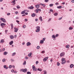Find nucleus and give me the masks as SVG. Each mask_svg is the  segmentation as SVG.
Here are the masks:
<instances>
[{
	"instance_id": "nucleus-17",
	"label": "nucleus",
	"mask_w": 74,
	"mask_h": 74,
	"mask_svg": "<svg viewBox=\"0 0 74 74\" xmlns=\"http://www.w3.org/2000/svg\"><path fill=\"white\" fill-rule=\"evenodd\" d=\"M39 19H40V21H41V22H42V17L40 16L39 17Z\"/></svg>"
},
{
	"instance_id": "nucleus-36",
	"label": "nucleus",
	"mask_w": 74,
	"mask_h": 74,
	"mask_svg": "<svg viewBox=\"0 0 74 74\" xmlns=\"http://www.w3.org/2000/svg\"><path fill=\"white\" fill-rule=\"evenodd\" d=\"M53 5V4H51L49 5L50 7H52Z\"/></svg>"
},
{
	"instance_id": "nucleus-15",
	"label": "nucleus",
	"mask_w": 74,
	"mask_h": 74,
	"mask_svg": "<svg viewBox=\"0 0 74 74\" xmlns=\"http://www.w3.org/2000/svg\"><path fill=\"white\" fill-rule=\"evenodd\" d=\"M52 38H56V36H55V35H53L51 36Z\"/></svg>"
},
{
	"instance_id": "nucleus-34",
	"label": "nucleus",
	"mask_w": 74,
	"mask_h": 74,
	"mask_svg": "<svg viewBox=\"0 0 74 74\" xmlns=\"http://www.w3.org/2000/svg\"><path fill=\"white\" fill-rule=\"evenodd\" d=\"M23 69H20V71L21 72H22H22H23Z\"/></svg>"
},
{
	"instance_id": "nucleus-1",
	"label": "nucleus",
	"mask_w": 74,
	"mask_h": 74,
	"mask_svg": "<svg viewBox=\"0 0 74 74\" xmlns=\"http://www.w3.org/2000/svg\"><path fill=\"white\" fill-rule=\"evenodd\" d=\"M36 30L35 32H39L40 31V27L39 26H37L36 27Z\"/></svg>"
},
{
	"instance_id": "nucleus-35",
	"label": "nucleus",
	"mask_w": 74,
	"mask_h": 74,
	"mask_svg": "<svg viewBox=\"0 0 74 74\" xmlns=\"http://www.w3.org/2000/svg\"><path fill=\"white\" fill-rule=\"evenodd\" d=\"M27 74H31V72L29 71L27 72Z\"/></svg>"
},
{
	"instance_id": "nucleus-10",
	"label": "nucleus",
	"mask_w": 74,
	"mask_h": 74,
	"mask_svg": "<svg viewBox=\"0 0 74 74\" xmlns=\"http://www.w3.org/2000/svg\"><path fill=\"white\" fill-rule=\"evenodd\" d=\"M14 43V41H12L11 42H9V44L10 45H12L13 44V43Z\"/></svg>"
},
{
	"instance_id": "nucleus-32",
	"label": "nucleus",
	"mask_w": 74,
	"mask_h": 74,
	"mask_svg": "<svg viewBox=\"0 0 74 74\" xmlns=\"http://www.w3.org/2000/svg\"><path fill=\"white\" fill-rule=\"evenodd\" d=\"M54 15L55 16H57V15H58V14L57 13H56L54 14Z\"/></svg>"
},
{
	"instance_id": "nucleus-22",
	"label": "nucleus",
	"mask_w": 74,
	"mask_h": 74,
	"mask_svg": "<svg viewBox=\"0 0 74 74\" xmlns=\"http://www.w3.org/2000/svg\"><path fill=\"white\" fill-rule=\"evenodd\" d=\"M32 55V53H31L28 54V56L29 57H30Z\"/></svg>"
},
{
	"instance_id": "nucleus-49",
	"label": "nucleus",
	"mask_w": 74,
	"mask_h": 74,
	"mask_svg": "<svg viewBox=\"0 0 74 74\" xmlns=\"http://www.w3.org/2000/svg\"><path fill=\"white\" fill-rule=\"evenodd\" d=\"M13 3H12V5H15V4H16V3H15V2H14Z\"/></svg>"
},
{
	"instance_id": "nucleus-8",
	"label": "nucleus",
	"mask_w": 74,
	"mask_h": 74,
	"mask_svg": "<svg viewBox=\"0 0 74 74\" xmlns=\"http://www.w3.org/2000/svg\"><path fill=\"white\" fill-rule=\"evenodd\" d=\"M30 45H31V43H30V42H28L27 43V47H28V46Z\"/></svg>"
},
{
	"instance_id": "nucleus-50",
	"label": "nucleus",
	"mask_w": 74,
	"mask_h": 74,
	"mask_svg": "<svg viewBox=\"0 0 74 74\" xmlns=\"http://www.w3.org/2000/svg\"><path fill=\"white\" fill-rule=\"evenodd\" d=\"M15 14H18V11H16V12H15Z\"/></svg>"
},
{
	"instance_id": "nucleus-37",
	"label": "nucleus",
	"mask_w": 74,
	"mask_h": 74,
	"mask_svg": "<svg viewBox=\"0 0 74 74\" xmlns=\"http://www.w3.org/2000/svg\"><path fill=\"white\" fill-rule=\"evenodd\" d=\"M65 58H62V61H64V60H65Z\"/></svg>"
},
{
	"instance_id": "nucleus-51",
	"label": "nucleus",
	"mask_w": 74,
	"mask_h": 74,
	"mask_svg": "<svg viewBox=\"0 0 74 74\" xmlns=\"http://www.w3.org/2000/svg\"><path fill=\"white\" fill-rule=\"evenodd\" d=\"M36 64H38V61H36Z\"/></svg>"
},
{
	"instance_id": "nucleus-28",
	"label": "nucleus",
	"mask_w": 74,
	"mask_h": 74,
	"mask_svg": "<svg viewBox=\"0 0 74 74\" xmlns=\"http://www.w3.org/2000/svg\"><path fill=\"white\" fill-rule=\"evenodd\" d=\"M16 8L17 9H19V8H20L21 7L19 5H17L16 7Z\"/></svg>"
},
{
	"instance_id": "nucleus-52",
	"label": "nucleus",
	"mask_w": 74,
	"mask_h": 74,
	"mask_svg": "<svg viewBox=\"0 0 74 74\" xmlns=\"http://www.w3.org/2000/svg\"><path fill=\"white\" fill-rule=\"evenodd\" d=\"M45 53V51H42V53Z\"/></svg>"
},
{
	"instance_id": "nucleus-45",
	"label": "nucleus",
	"mask_w": 74,
	"mask_h": 74,
	"mask_svg": "<svg viewBox=\"0 0 74 74\" xmlns=\"http://www.w3.org/2000/svg\"><path fill=\"white\" fill-rule=\"evenodd\" d=\"M42 6L44 7H45V4H42Z\"/></svg>"
},
{
	"instance_id": "nucleus-60",
	"label": "nucleus",
	"mask_w": 74,
	"mask_h": 74,
	"mask_svg": "<svg viewBox=\"0 0 74 74\" xmlns=\"http://www.w3.org/2000/svg\"><path fill=\"white\" fill-rule=\"evenodd\" d=\"M16 19H19V17H16Z\"/></svg>"
},
{
	"instance_id": "nucleus-18",
	"label": "nucleus",
	"mask_w": 74,
	"mask_h": 74,
	"mask_svg": "<svg viewBox=\"0 0 74 74\" xmlns=\"http://www.w3.org/2000/svg\"><path fill=\"white\" fill-rule=\"evenodd\" d=\"M3 67L4 69H8V67H7L6 65H4Z\"/></svg>"
},
{
	"instance_id": "nucleus-2",
	"label": "nucleus",
	"mask_w": 74,
	"mask_h": 74,
	"mask_svg": "<svg viewBox=\"0 0 74 74\" xmlns=\"http://www.w3.org/2000/svg\"><path fill=\"white\" fill-rule=\"evenodd\" d=\"M32 69L34 71H37V68H36V66L34 65H33L32 66Z\"/></svg>"
},
{
	"instance_id": "nucleus-6",
	"label": "nucleus",
	"mask_w": 74,
	"mask_h": 74,
	"mask_svg": "<svg viewBox=\"0 0 74 74\" xmlns=\"http://www.w3.org/2000/svg\"><path fill=\"white\" fill-rule=\"evenodd\" d=\"M28 9H29L30 10H32L34 8V7L32 6L29 7L28 8Z\"/></svg>"
},
{
	"instance_id": "nucleus-33",
	"label": "nucleus",
	"mask_w": 74,
	"mask_h": 74,
	"mask_svg": "<svg viewBox=\"0 0 74 74\" xmlns=\"http://www.w3.org/2000/svg\"><path fill=\"white\" fill-rule=\"evenodd\" d=\"M25 13V12H24V11H23L21 12V14H24Z\"/></svg>"
},
{
	"instance_id": "nucleus-13",
	"label": "nucleus",
	"mask_w": 74,
	"mask_h": 74,
	"mask_svg": "<svg viewBox=\"0 0 74 74\" xmlns=\"http://www.w3.org/2000/svg\"><path fill=\"white\" fill-rule=\"evenodd\" d=\"M26 60H24V62L23 63V65L25 66V65H26Z\"/></svg>"
},
{
	"instance_id": "nucleus-24",
	"label": "nucleus",
	"mask_w": 74,
	"mask_h": 74,
	"mask_svg": "<svg viewBox=\"0 0 74 74\" xmlns=\"http://www.w3.org/2000/svg\"><path fill=\"white\" fill-rule=\"evenodd\" d=\"M1 43H3L4 42V40L1 39L0 41Z\"/></svg>"
},
{
	"instance_id": "nucleus-29",
	"label": "nucleus",
	"mask_w": 74,
	"mask_h": 74,
	"mask_svg": "<svg viewBox=\"0 0 74 74\" xmlns=\"http://www.w3.org/2000/svg\"><path fill=\"white\" fill-rule=\"evenodd\" d=\"M36 13H38V9H37L36 10Z\"/></svg>"
},
{
	"instance_id": "nucleus-63",
	"label": "nucleus",
	"mask_w": 74,
	"mask_h": 74,
	"mask_svg": "<svg viewBox=\"0 0 74 74\" xmlns=\"http://www.w3.org/2000/svg\"><path fill=\"white\" fill-rule=\"evenodd\" d=\"M72 3H74V0H72L71 1Z\"/></svg>"
},
{
	"instance_id": "nucleus-16",
	"label": "nucleus",
	"mask_w": 74,
	"mask_h": 74,
	"mask_svg": "<svg viewBox=\"0 0 74 74\" xmlns=\"http://www.w3.org/2000/svg\"><path fill=\"white\" fill-rule=\"evenodd\" d=\"M70 68H73L74 67V64H71L70 66Z\"/></svg>"
},
{
	"instance_id": "nucleus-62",
	"label": "nucleus",
	"mask_w": 74,
	"mask_h": 74,
	"mask_svg": "<svg viewBox=\"0 0 74 74\" xmlns=\"http://www.w3.org/2000/svg\"><path fill=\"white\" fill-rule=\"evenodd\" d=\"M12 67H13V69H15V66H14V65L12 66Z\"/></svg>"
},
{
	"instance_id": "nucleus-39",
	"label": "nucleus",
	"mask_w": 74,
	"mask_h": 74,
	"mask_svg": "<svg viewBox=\"0 0 74 74\" xmlns=\"http://www.w3.org/2000/svg\"><path fill=\"white\" fill-rule=\"evenodd\" d=\"M40 49V46H38L37 47V49Z\"/></svg>"
},
{
	"instance_id": "nucleus-20",
	"label": "nucleus",
	"mask_w": 74,
	"mask_h": 74,
	"mask_svg": "<svg viewBox=\"0 0 74 74\" xmlns=\"http://www.w3.org/2000/svg\"><path fill=\"white\" fill-rule=\"evenodd\" d=\"M31 15H32V17H34V16H36V14H35L33 13Z\"/></svg>"
},
{
	"instance_id": "nucleus-47",
	"label": "nucleus",
	"mask_w": 74,
	"mask_h": 74,
	"mask_svg": "<svg viewBox=\"0 0 74 74\" xmlns=\"http://www.w3.org/2000/svg\"><path fill=\"white\" fill-rule=\"evenodd\" d=\"M3 62H5V59H3L2 60Z\"/></svg>"
},
{
	"instance_id": "nucleus-64",
	"label": "nucleus",
	"mask_w": 74,
	"mask_h": 74,
	"mask_svg": "<svg viewBox=\"0 0 74 74\" xmlns=\"http://www.w3.org/2000/svg\"><path fill=\"white\" fill-rule=\"evenodd\" d=\"M70 62V60H68L67 61V63H69Z\"/></svg>"
},
{
	"instance_id": "nucleus-21",
	"label": "nucleus",
	"mask_w": 74,
	"mask_h": 74,
	"mask_svg": "<svg viewBox=\"0 0 74 74\" xmlns=\"http://www.w3.org/2000/svg\"><path fill=\"white\" fill-rule=\"evenodd\" d=\"M57 8H58L59 9H60L62 8L61 6H59L57 7Z\"/></svg>"
},
{
	"instance_id": "nucleus-58",
	"label": "nucleus",
	"mask_w": 74,
	"mask_h": 74,
	"mask_svg": "<svg viewBox=\"0 0 74 74\" xmlns=\"http://www.w3.org/2000/svg\"><path fill=\"white\" fill-rule=\"evenodd\" d=\"M11 60L12 61V62H14V60H13V59H11Z\"/></svg>"
},
{
	"instance_id": "nucleus-26",
	"label": "nucleus",
	"mask_w": 74,
	"mask_h": 74,
	"mask_svg": "<svg viewBox=\"0 0 74 74\" xmlns=\"http://www.w3.org/2000/svg\"><path fill=\"white\" fill-rule=\"evenodd\" d=\"M73 27H70L69 28V29L70 30H73Z\"/></svg>"
},
{
	"instance_id": "nucleus-12",
	"label": "nucleus",
	"mask_w": 74,
	"mask_h": 74,
	"mask_svg": "<svg viewBox=\"0 0 74 74\" xmlns=\"http://www.w3.org/2000/svg\"><path fill=\"white\" fill-rule=\"evenodd\" d=\"M66 63V60L64 61H62L61 63L62 64H63Z\"/></svg>"
},
{
	"instance_id": "nucleus-11",
	"label": "nucleus",
	"mask_w": 74,
	"mask_h": 74,
	"mask_svg": "<svg viewBox=\"0 0 74 74\" xmlns=\"http://www.w3.org/2000/svg\"><path fill=\"white\" fill-rule=\"evenodd\" d=\"M27 71V69H23V73H26Z\"/></svg>"
},
{
	"instance_id": "nucleus-4",
	"label": "nucleus",
	"mask_w": 74,
	"mask_h": 74,
	"mask_svg": "<svg viewBox=\"0 0 74 74\" xmlns=\"http://www.w3.org/2000/svg\"><path fill=\"white\" fill-rule=\"evenodd\" d=\"M48 59V57H47L46 58H45L43 59V62H46L47 60Z\"/></svg>"
},
{
	"instance_id": "nucleus-46",
	"label": "nucleus",
	"mask_w": 74,
	"mask_h": 74,
	"mask_svg": "<svg viewBox=\"0 0 74 74\" xmlns=\"http://www.w3.org/2000/svg\"><path fill=\"white\" fill-rule=\"evenodd\" d=\"M25 22H27V19L25 18Z\"/></svg>"
},
{
	"instance_id": "nucleus-3",
	"label": "nucleus",
	"mask_w": 74,
	"mask_h": 74,
	"mask_svg": "<svg viewBox=\"0 0 74 74\" xmlns=\"http://www.w3.org/2000/svg\"><path fill=\"white\" fill-rule=\"evenodd\" d=\"M0 20H1V21H2V22H4V23H6V21L4 18H0Z\"/></svg>"
},
{
	"instance_id": "nucleus-61",
	"label": "nucleus",
	"mask_w": 74,
	"mask_h": 74,
	"mask_svg": "<svg viewBox=\"0 0 74 74\" xmlns=\"http://www.w3.org/2000/svg\"><path fill=\"white\" fill-rule=\"evenodd\" d=\"M49 11H51V12H52L53 11V10L50 9Z\"/></svg>"
},
{
	"instance_id": "nucleus-40",
	"label": "nucleus",
	"mask_w": 74,
	"mask_h": 74,
	"mask_svg": "<svg viewBox=\"0 0 74 74\" xmlns=\"http://www.w3.org/2000/svg\"><path fill=\"white\" fill-rule=\"evenodd\" d=\"M23 28H24V29H25V27H26V25H24L23 26Z\"/></svg>"
},
{
	"instance_id": "nucleus-43",
	"label": "nucleus",
	"mask_w": 74,
	"mask_h": 74,
	"mask_svg": "<svg viewBox=\"0 0 74 74\" xmlns=\"http://www.w3.org/2000/svg\"><path fill=\"white\" fill-rule=\"evenodd\" d=\"M57 65L58 66H59L60 65V63H59V62H57Z\"/></svg>"
},
{
	"instance_id": "nucleus-44",
	"label": "nucleus",
	"mask_w": 74,
	"mask_h": 74,
	"mask_svg": "<svg viewBox=\"0 0 74 74\" xmlns=\"http://www.w3.org/2000/svg\"><path fill=\"white\" fill-rule=\"evenodd\" d=\"M16 22H17V23L18 24H19V21L16 20Z\"/></svg>"
},
{
	"instance_id": "nucleus-56",
	"label": "nucleus",
	"mask_w": 74,
	"mask_h": 74,
	"mask_svg": "<svg viewBox=\"0 0 74 74\" xmlns=\"http://www.w3.org/2000/svg\"><path fill=\"white\" fill-rule=\"evenodd\" d=\"M62 19V17H60L58 18V20H61V19Z\"/></svg>"
},
{
	"instance_id": "nucleus-25",
	"label": "nucleus",
	"mask_w": 74,
	"mask_h": 74,
	"mask_svg": "<svg viewBox=\"0 0 74 74\" xmlns=\"http://www.w3.org/2000/svg\"><path fill=\"white\" fill-rule=\"evenodd\" d=\"M16 53L15 52H14L12 54V56H14V55H16Z\"/></svg>"
},
{
	"instance_id": "nucleus-9",
	"label": "nucleus",
	"mask_w": 74,
	"mask_h": 74,
	"mask_svg": "<svg viewBox=\"0 0 74 74\" xmlns=\"http://www.w3.org/2000/svg\"><path fill=\"white\" fill-rule=\"evenodd\" d=\"M10 38L12 40L14 38V36L13 35H10Z\"/></svg>"
},
{
	"instance_id": "nucleus-41",
	"label": "nucleus",
	"mask_w": 74,
	"mask_h": 74,
	"mask_svg": "<svg viewBox=\"0 0 74 74\" xmlns=\"http://www.w3.org/2000/svg\"><path fill=\"white\" fill-rule=\"evenodd\" d=\"M42 40H43V41H45V38H43Z\"/></svg>"
},
{
	"instance_id": "nucleus-59",
	"label": "nucleus",
	"mask_w": 74,
	"mask_h": 74,
	"mask_svg": "<svg viewBox=\"0 0 74 74\" xmlns=\"http://www.w3.org/2000/svg\"><path fill=\"white\" fill-rule=\"evenodd\" d=\"M35 21L37 22L38 21V19H35Z\"/></svg>"
},
{
	"instance_id": "nucleus-53",
	"label": "nucleus",
	"mask_w": 74,
	"mask_h": 74,
	"mask_svg": "<svg viewBox=\"0 0 74 74\" xmlns=\"http://www.w3.org/2000/svg\"><path fill=\"white\" fill-rule=\"evenodd\" d=\"M49 0H45V2H48Z\"/></svg>"
},
{
	"instance_id": "nucleus-38",
	"label": "nucleus",
	"mask_w": 74,
	"mask_h": 74,
	"mask_svg": "<svg viewBox=\"0 0 74 74\" xmlns=\"http://www.w3.org/2000/svg\"><path fill=\"white\" fill-rule=\"evenodd\" d=\"M12 68V65H9V69H11Z\"/></svg>"
},
{
	"instance_id": "nucleus-5",
	"label": "nucleus",
	"mask_w": 74,
	"mask_h": 74,
	"mask_svg": "<svg viewBox=\"0 0 74 74\" xmlns=\"http://www.w3.org/2000/svg\"><path fill=\"white\" fill-rule=\"evenodd\" d=\"M65 54V53L64 52H62L60 53V56H61V57H62V56H64V55Z\"/></svg>"
},
{
	"instance_id": "nucleus-48",
	"label": "nucleus",
	"mask_w": 74,
	"mask_h": 74,
	"mask_svg": "<svg viewBox=\"0 0 74 74\" xmlns=\"http://www.w3.org/2000/svg\"><path fill=\"white\" fill-rule=\"evenodd\" d=\"M11 71L12 73H14V70L13 69H12L11 70Z\"/></svg>"
},
{
	"instance_id": "nucleus-42",
	"label": "nucleus",
	"mask_w": 74,
	"mask_h": 74,
	"mask_svg": "<svg viewBox=\"0 0 74 74\" xmlns=\"http://www.w3.org/2000/svg\"><path fill=\"white\" fill-rule=\"evenodd\" d=\"M55 4L56 5H59V3L57 2L55 3Z\"/></svg>"
},
{
	"instance_id": "nucleus-30",
	"label": "nucleus",
	"mask_w": 74,
	"mask_h": 74,
	"mask_svg": "<svg viewBox=\"0 0 74 74\" xmlns=\"http://www.w3.org/2000/svg\"><path fill=\"white\" fill-rule=\"evenodd\" d=\"M66 48H69L70 47V46H69V45H67L66 46Z\"/></svg>"
},
{
	"instance_id": "nucleus-23",
	"label": "nucleus",
	"mask_w": 74,
	"mask_h": 74,
	"mask_svg": "<svg viewBox=\"0 0 74 74\" xmlns=\"http://www.w3.org/2000/svg\"><path fill=\"white\" fill-rule=\"evenodd\" d=\"M18 28H17L15 30L14 32H18Z\"/></svg>"
},
{
	"instance_id": "nucleus-31",
	"label": "nucleus",
	"mask_w": 74,
	"mask_h": 74,
	"mask_svg": "<svg viewBox=\"0 0 74 74\" xmlns=\"http://www.w3.org/2000/svg\"><path fill=\"white\" fill-rule=\"evenodd\" d=\"M11 27L12 29H13V24H11Z\"/></svg>"
},
{
	"instance_id": "nucleus-27",
	"label": "nucleus",
	"mask_w": 74,
	"mask_h": 74,
	"mask_svg": "<svg viewBox=\"0 0 74 74\" xmlns=\"http://www.w3.org/2000/svg\"><path fill=\"white\" fill-rule=\"evenodd\" d=\"M7 52L6 51H5L4 53V55H7Z\"/></svg>"
},
{
	"instance_id": "nucleus-54",
	"label": "nucleus",
	"mask_w": 74,
	"mask_h": 74,
	"mask_svg": "<svg viewBox=\"0 0 74 74\" xmlns=\"http://www.w3.org/2000/svg\"><path fill=\"white\" fill-rule=\"evenodd\" d=\"M38 11H40V12H41V10L40 9H38Z\"/></svg>"
},
{
	"instance_id": "nucleus-14",
	"label": "nucleus",
	"mask_w": 74,
	"mask_h": 74,
	"mask_svg": "<svg viewBox=\"0 0 74 74\" xmlns=\"http://www.w3.org/2000/svg\"><path fill=\"white\" fill-rule=\"evenodd\" d=\"M6 25V24H5V23H2L0 24V26H5V25Z\"/></svg>"
},
{
	"instance_id": "nucleus-19",
	"label": "nucleus",
	"mask_w": 74,
	"mask_h": 74,
	"mask_svg": "<svg viewBox=\"0 0 74 74\" xmlns=\"http://www.w3.org/2000/svg\"><path fill=\"white\" fill-rule=\"evenodd\" d=\"M44 43V41L43 40H41L40 41V44H43Z\"/></svg>"
},
{
	"instance_id": "nucleus-57",
	"label": "nucleus",
	"mask_w": 74,
	"mask_h": 74,
	"mask_svg": "<svg viewBox=\"0 0 74 74\" xmlns=\"http://www.w3.org/2000/svg\"><path fill=\"white\" fill-rule=\"evenodd\" d=\"M10 15V13H8L7 14V15L8 16Z\"/></svg>"
},
{
	"instance_id": "nucleus-55",
	"label": "nucleus",
	"mask_w": 74,
	"mask_h": 74,
	"mask_svg": "<svg viewBox=\"0 0 74 74\" xmlns=\"http://www.w3.org/2000/svg\"><path fill=\"white\" fill-rule=\"evenodd\" d=\"M12 3H15V0H13Z\"/></svg>"
},
{
	"instance_id": "nucleus-7",
	"label": "nucleus",
	"mask_w": 74,
	"mask_h": 74,
	"mask_svg": "<svg viewBox=\"0 0 74 74\" xmlns=\"http://www.w3.org/2000/svg\"><path fill=\"white\" fill-rule=\"evenodd\" d=\"M35 7L36 8H38L40 7V4H38L37 5H36Z\"/></svg>"
}]
</instances>
